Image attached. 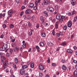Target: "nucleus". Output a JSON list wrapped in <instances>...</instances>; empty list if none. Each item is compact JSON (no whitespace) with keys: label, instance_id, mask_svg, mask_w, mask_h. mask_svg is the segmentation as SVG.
Segmentation results:
<instances>
[{"label":"nucleus","instance_id":"obj_1","mask_svg":"<svg viewBox=\"0 0 77 77\" xmlns=\"http://www.w3.org/2000/svg\"><path fill=\"white\" fill-rule=\"evenodd\" d=\"M8 63H9L8 62V61L7 60H6L3 66V69H5V68H7V66H8Z\"/></svg>","mask_w":77,"mask_h":77},{"label":"nucleus","instance_id":"obj_2","mask_svg":"<svg viewBox=\"0 0 77 77\" xmlns=\"http://www.w3.org/2000/svg\"><path fill=\"white\" fill-rule=\"evenodd\" d=\"M38 68L39 69L40 71H42L44 70V66L42 65H39L38 66Z\"/></svg>","mask_w":77,"mask_h":77},{"label":"nucleus","instance_id":"obj_3","mask_svg":"<svg viewBox=\"0 0 77 77\" xmlns=\"http://www.w3.org/2000/svg\"><path fill=\"white\" fill-rule=\"evenodd\" d=\"M72 23L71 20H69L67 24L68 27H69V28H71V26H72Z\"/></svg>","mask_w":77,"mask_h":77},{"label":"nucleus","instance_id":"obj_4","mask_svg":"<svg viewBox=\"0 0 77 77\" xmlns=\"http://www.w3.org/2000/svg\"><path fill=\"white\" fill-rule=\"evenodd\" d=\"M32 12V10L30 9H27L26 10L25 13L27 14H30Z\"/></svg>","mask_w":77,"mask_h":77},{"label":"nucleus","instance_id":"obj_5","mask_svg":"<svg viewBox=\"0 0 77 77\" xmlns=\"http://www.w3.org/2000/svg\"><path fill=\"white\" fill-rule=\"evenodd\" d=\"M47 9L48 11H50V12H53L54 11V8L52 7H48Z\"/></svg>","mask_w":77,"mask_h":77},{"label":"nucleus","instance_id":"obj_6","mask_svg":"<svg viewBox=\"0 0 77 77\" xmlns=\"http://www.w3.org/2000/svg\"><path fill=\"white\" fill-rule=\"evenodd\" d=\"M20 50V47L18 46L15 47L14 49V51H18Z\"/></svg>","mask_w":77,"mask_h":77},{"label":"nucleus","instance_id":"obj_7","mask_svg":"<svg viewBox=\"0 0 77 77\" xmlns=\"http://www.w3.org/2000/svg\"><path fill=\"white\" fill-rule=\"evenodd\" d=\"M25 72V69H22L20 71V73L21 75H23V74H24Z\"/></svg>","mask_w":77,"mask_h":77},{"label":"nucleus","instance_id":"obj_8","mask_svg":"<svg viewBox=\"0 0 77 77\" xmlns=\"http://www.w3.org/2000/svg\"><path fill=\"white\" fill-rule=\"evenodd\" d=\"M48 2H49V1H48V0H45L44 3H42V5L43 6L44 5H45L44 4H45V5H48Z\"/></svg>","mask_w":77,"mask_h":77},{"label":"nucleus","instance_id":"obj_9","mask_svg":"<svg viewBox=\"0 0 77 77\" xmlns=\"http://www.w3.org/2000/svg\"><path fill=\"white\" fill-rule=\"evenodd\" d=\"M8 47V45H6V44H4L3 46L2 47V48H3V50H4V51Z\"/></svg>","mask_w":77,"mask_h":77},{"label":"nucleus","instance_id":"obj_10","mask_svg":"<svg viewBox=\"0 0 77 77\" xmlns=\"http://www.w3.org/2000/svg\"><path fill=\"white\" fill-rule=\"evenodd\" d=\"M34 5H33V3H30L29 6V8H30V9L33 8Z\"/></svg>","mask_w":77,"mask_h":77},{"label":"nucleus","instance_id":"obj_11","mask_svg":"<svg viewBox=\"0 0 77 77\" xmlns=\"http://www.w3.org/2000/svg\"><path fill=\"white\" fill-rule=\"evenodd\" d=\"M40 20L42 21V23L43 25H44V18H43V16H41L40 17Z\"/></svg>","mask_w":77,"mask_h":77},{"label":"nucleus","instance_id":"obj_12","mask_svg":"<svg viewBox=\"0 0 77 77\" xmlns=\"http://www.w3.org/2000/svg\"><path fill=\"white\" fill-rule=\"evenodd\" d=\"M62 69L63 70H66V69H67V67H66V66H64V65H63L62 66Z\"/></svg>","mask_w":77,"mask_h":77},{"label":"nucleus","instance_id":"obj_13","mask_svg":"<svg viewBox=\"0 0 77 77\" xmlns=\"http://www.w3.org/2000/svg\"><path fill=\"white\" fill-rule=\"evenodd\" d=\"M67 52H68V53H72V51L70 49H68L67 50Z\"/></svg>","mask_w":77,"mask_h":77},{"label":"nucleus","instance_id":"obj_14","mask_svg":"<svg viewBox=\"0 0 77 77\" xmlns=\"http://www.w3.org/2000/svg\"><path fill=\"white\" fill-rule=\"evenodd\" d=\"M60 17V14H57L56 16V18L57 20H59Z\"/></svg>","mask_w":77,"mask_h":77},{"label":"nucleus","instance_id":"obj_15","mask_svg":"<svg viewBox=\"0 0 77 77\" xmlns=\"http://www.w3.org/2000/svg\"><path fill=\"white\" fill-rule=\"evenodd\" d=\"M8 15H11L12 14V10H9L8 11Z\"/></svg>","mask_w":77,"mask_h":77},{"label":"nucleus","instance_id":"obj_16","mask_svg":"<svg viewBox=\"0 0 77 77\" xmlns=\"http://www.w3.org/2000/svg\"><path fill=\"white\" fill-rule=\"evenodd\" d=\"M30 66L32 68H34V63L32 62L31 63Z\"/></svg>","mask_w":77,"mask_h":77},{"label":"nucleus","instance_id":"obj_17","mask_svg":"<svg viewBox=\"0 0 77 77\" xmlns=\"http://www.w3.org/2000/svg\"><path fill=\"white\" fill-rule=\"evenodd\" d=\"M48 45L49 46H53L54 44L52 42H49L48 43Z\"/></svg>","mask_w":77,"mask_h":77},{"label":"nucleus","instance_id":"obj_18","mask_svg":"<svg viewBox=\"0 0 77 77\" xmlns=\"http://www.w3.org/2000/svg\"><path fill=\"white\" fill-rule=\"evenodd\" d=\"M39 45L41 47H44V43L43 42H40L39 43Z\"/></svg>","mask_w":77,"mask_h":77},{"label":"nucleus","instance_id":"obj_19","mask_svg":"<svg viewBox=\"0 0 77 77\" xmlns=\"http://www.w3.org/2000/svg\"><path fill=\"white\" fill-rule=\"evenodd\" d=\"M42 36V38H45V36H46V34H45V33H42L41 34Z\"/></svg>","mask_w":77,"mask_h":77},{"label":"nucleus","instance_id":"obj_20","mask_svg":"<svg viewBox=\"0 0 77 77\" xmlns=\"http://www.w3.org/2000/svg\"><path fill=\"white\" fill-rule=\"evenodd\" d=\"M13 66L14 68V70L16 71L17 69V67L16 65L15 64H13Z\"/></svg>","mask_w":77,"mask_h":77},{"label":"nucleus","instance_id":"obj_21","mask_svg":"<svg viewBox=\"0 0 77 77\" xmlns=\"http://www.w3.org/2000/svg\"><path fill=\"white\" fill-rule=\"evenodd\" d=\"M43 14H45L46 16V17H47L48 16V12L46 11H44L43 12Z\"/></svg>","mask_w":77,"mask_h":77},{"label":"nucleus","instance_id":"obj_22","mask_svg":"<svg viewBox=\"0 0 77 77\" xmlns=\"http://www.w3.org/2000/svg\"><path fill=\"white\" fill-rule=\"evenodd\" d=\"M73 74L75 76H76V75H77V70H75L74 71V73H73Z\"/></svg>","mask_w":77,"mask_h":77},{"label":"nucleus","instance_id":"obj_23","mask_svg":"<svg viewBox=\"0 0 77 77\" xmlns=\"http://www.w3.org/2000/svg\"><path fill=\"white\" fill-rule=\"evenodd\" d=\"M14 61L16 63H17L18 62V60L17 58H16L14 59Z\"/></svg>","mask_w":77,"mask_h":77},{"label":"nucleus","instance_id":"obj_24","mask_svg":"<svg viewBox=\"0 0 77 77\" xmlns=\"http://www.w3.org/2000/svg\"><path fill=\"white\" fill-rule=\"evenodd\" d=\"M27 68V66L25 65H23L22 66V68L23 69H25L26 68Z\"/></svg>","mask_w":77,"mask_h":77},{"label":"nucleus","instance_id":"obj_25","mask_svg":"<svg viewBox=\"0 0 77 77\" xmlns=\"http://www.w3.org/2000/svg\"><path fill=\"white\" fill-rule=\"evenodd\" d=\"M55 25V27H56V28H58V23H57V22H56Z\"/></svg>","mask_w":77,"mask_h":77},{"label":"nucleus","instance_id":"obj_26","mask_svg":"<svg viewBox=\"0 0 77 77\" xmlns=\"http://www.w3.org/2000/svg\"><path fill=\"white\" fill-rule=\"evenodd\" d=\"M55 9L56 11H57L59 10V8H58V6H56L55 7Z\"/></svg>","mask_w":77,"mask_h":77},{"label":"nucleus","instance_id":"obj_27","mask_svg":"<svg viewBox=\"0 0 77 77\" xmlns=\"http://www.w3.org/2000/svg\"><path fill=\"white\" fill-rule=\"evenodd\" d=\"M26 43L23 44L22 45V47L23 48H25L26 47Z\"/></svg>","mask_w":77,"mask_h":77},{"label":"nucleus","instance_id":"obj_28","mask_svg":"<svg viewBox=\"0 0 77 77\" xmlns=\"http://www.w3.org/2000/svg\"><path fill=\"white\" fill-rule=\"evenodd\" d=\"M66 42H64L62 43V44H61V45H63V46H65V45H66Z\"/></svg>","mask_w":77,"mask_h":77},{"label":"nucleus","instance_id":"obj_29","mask_svg":"<svg viewBox=\"0 0 77 77\" xmlns=\"http://www.w3.org/2000/svg\"><path fill=\"white\" fill-rule=\"evenodd\" d=\"M67 29V26L65 25L64 27H63V29L64 30H66V29Z\"/></svg>","mask_w":77,"mask_h":77},{"label":"nucleus","instance_id":"obj_30","mask_svg":"<svg viewBox=\"0 0 77 77\" xmlns=\"http://www.w3.org/2000/svg\"><path fill=\"white\" fill-rule=\"evenodd\" d=\"M43 76V74H42V73H39V77H42Z\"/></svg>","mask_w":77,"mask_h":77},{"label":"nucleus","instance_id":"obj_31","mask_svg":"<svg viewBox=\"0 0 77 77\" xmlns=\"http://www.w3.org/2000/svg\"><path fill=\"white\" fill-rule=\"evenodd\" d=\"M26 18L28 20H29V19H30V15H28L26 17Z\"/></svg>","mask_w":77,"mask_h":77},{"label":"nucleus","instance_id":"obj_32","mask_svg":"<svg viewBox=\"0 0 77 77\" xmlns=\"http://www.w3.org/2000/svg\"><path fill=\"white\" fill-rule=\"evenodd\" d=\"M35 5L36 6H37L38 5V4H38V2H37V1L35 0Z\"/></svg>","mask_w":77,"mask_h":77},{"label":"nucleus","instance_id":"obj_33","mask_svg":"<svg viewBox=\"0 0 77 77\" xmlns=\"http://www.w3.org/2000/svg\"><path fill=\"white\" fill-rule=\"evenodd\" d=\"M48 63H49L50 62V57H48V60H47Z\"/></svg>","mask_w":77,"mask_h":77},{"label":"nucleus","instance_id":"obj_34","mask_svg":"<svg viewBox=\"0 0 77 77\" xmlns=\"http://www.w3.org/2000/svg\"><path fill=\"white\" fill-rule=\"evenodd\" d=\"M63 21V19L62 18H61L59 20V22L62 23Z\"/></svg>","mask_w":77,"mask_h":77},{"label":"nucleus","instance_id":"obj_35","mask_svg":"<svg viewBox=\"0 0 77 77\" xmlns=\"http://www.w3.org/2000/svg\"><path fill=\"white\" fill-rule=\"evenodd\" d=\"M10 27L11 29H12V28L14 27V25L11 24V25H10Z\"/></svg>","mask_w":77,"mask_h":77},{"label":"nucleus","instance_id":"obj_36","mask_svg":"<svg viewBox=\"0 0 77 77\" xmlns=\"http://www.w3.org/2000/svg\"><path fill=\"white\" fill-rule=\"evenodd\" d=\"M29 36H31V35H32V32H30L29 33Z\"/></svg>","mask_w":77,"mask_h":77},{"label":"nucleus","instance_id":"obj_37","mask_svg":"<svg viewBox=\"0 0 77 77\" xmlns=\"http://www.w3.org/2000/svg\"><path fill=\"white\" fill-rule=\"evenodd\" d=\"M16 2L17 3H18L20 2V0H16Z\"/></svg>","mask_w":77,"mask_h":77},{"label":"nucleus","instance_id":"obj_38","mask_svg":"<svg viewBox=\"0 0 77 77\" xmlns=\"http://www.w3.org/2000/svg\"><path fill=\"white\" fill-rule=\"evenodd\" d=\"M37 9V8H36V6H35L33 8V10H34L35 11H36Z\"/></svg>","mask_w":77,"mask_h":77},{"label":"nucleus","instance_id":"obj_39","mask_svg":"<svg viewBox=\"0 0 77 77\" xmlns=\"http://www.w3.org/2000/svg\"><path fill=\"white\" fill-rule=\"evenodd\" d=\"M52 33L53 35H55V31L54 30H53L52 32Z\"/></svg>","mask_w":77,"mask_h":77},{"label":"nucleus","instance_id":"obj_40","mask_svg":"<svg viewBox=\"0 0 77 77\" xmlns=\"http://www.w3.org/2000/svg\"><path fill=\"white\" fill-rule=\"evenodd\" d=\"M35 18V16L34 15H33L32 16L31 18V19L32 20H34V19Z\"/></svg>","mask_w":77,"mask_h":77},{"label":"nucleus","instance_id":"obj_41","mask_svg":"<svg viewBox=\"0 0 77 77\" xmlns=\"http://www.w3.org/2000/svg\"><path fill=\"white\" fill-rule=\"evenodd\" d=\"M0 51H4V50H3V47H2L0 48Z\"/></svg>","mask_w":77,"mask_h":77},{"label":"nucleus","instance_id":"obj_42","mask_svg":"<svg viewBox=\"0 0 77 77\" xmlns=\"http://www.w3.org/2000/svg\"><path fill=\"white\" fill-rule=\"evenodd\" d=\"M65 60L64 59L62 60L61 61V62H62V63H65Z\"/></svg>","mask_w":77,"mask_h":77},{"label":"nucleus","instance_id":"obj_43","mask_svg":"<svg viewBox=\"0 0 77 77\" xmlns=\"http://www.w3.org/2000/svg\"><path fill=\"white\" fill-rule=\"evenodd\" d=\"M75 11H73L72 12V15H74V14H75Z\"/></svg>","mask_w":77,"mask_h":77},{"label":"nucleus","instance_id":"obj_44","mask_svg":"<svg viewBox=\"0 0 77 77\" xmlns=\"http://www.w3.org/2000/svg\"><path fill=\"white\" fill-rule=\"evenodd\" d=\"M21 9L22 10L24 9H25V6H22L21 7Z\"/></svg>","mask_w":77,"mask_h":77},{"label":"nucleus","instance_id":"obj_45","mask_svg":"<svg viewBox=\"0 0 77 77\" xmlns=\"http://www.w3.org/2000/svg\"><path fill=\"white\" fill-rule=\"evenodd\" d=\"M39 24H37V26H36V28H39Z\"/></svg>","mask_w":77,"mask_h":77},{"label":"nucleus","instance_id":"obj_46","mask_svg":"<svg viewBox=\"0 0 77 77\" xmlns=\"http://www.w3.org/2000/svg\"><path fill=\"white\" fill-rule=\"evenodd\" d=\"M71 4L72 5H75V2H71Z\"/></svg>","mask_w":77,"mask_h":77},{"label":"nucleus","instance_id":"obj_47","mask_svg":"<svg viewBox=\"0 0 77 77\" xmlns=\"http://www.w3.org/2000/svg\"><path fill=\"white\" fill-rule=\"evenodd\" d=\"M59 34L61 36H62V35H63V33L62 32H60Z\"/></svg>","mask_w":77,"mask_h":77},{"label":"nucleus","instance_id":"obj_48","mask_svg":"<svg viewBox=\"0 0 77 77\" xmlns=\"http://www.w3.org/2000/svg\"><path fill=\"white\" fill-rule=\"evenodd\" d=\"M74 37V35H72V36L71 37V39H72V38H73Z\"/></svg>","mask_w":77,"mask_h":77},{"label":"nucleus","instance_id":"obj_49","mask_svg":"<svg viewBox=\"0 0 77 77\" xmlns=\"http://www.w3.org/2000/svg\"><path fill=\"white\" fill-rule=\"evenodd\" d=\"M11 45L12 47H15V43H13V44H12Z\"/></svg>","mask_w":77,"mask_h":77},{"label":"nucleus","instance_id":"obj_50","mask_svg":"<svg viewBox=\"0 0 77 77\" xmlns=\"http://www.w3.org/2000/svg\"><path fill=\"white\" fill-rule=\"evenodd\" d=\"M1 63H3L4 64V63H5V61H4V60H2L1 61Z\"/></svg>","mask_w":77,"mask_h":77},{"label":"nucleus","instance_id":"obj_51","mask_svg":"<svg viewBox=\"0 0 77 77\" xmlns=\"http://www.w3.org/2000/svg\"><path fill=\"white\" fill-rule=\"evenodd\" d=\"M6 27V24H4L3 25V28H5Z\"/></svg>","mask_w":77,"mask_h":77},{"label":"nucleus","instance_id":"obj_52","mask_svg":"<svg viewBox=\"0 0 77 77\" xmlns=\"http://www.w3.org/2000/svg\"><path fill=\"white\" fill-rule=\"evenodd\" d=\"M2 57H3L2 59L3 60H5V59H6V57H5L2 56Z\"/></svg>","mask_w":77,"mask_h":77},{"label":"nucleus","instance_id":"obj_53","mask_svg":"<svg viewBox=\"0 0 77 77\" xmlns=\"http://www.w3.org/2000/svg\"><path fill=\"white\" fill-rule=\"evenodd\" d=\"M2 17H3V14H0V18H2Z\"/></svg>","mask_w":77,"mask_h":77},{"label":"nucleus","instance_id":"obj_54","mask_svg":"<svg viewBox=\"0 0 77 77\" xmlns=\"http://www.w3.org/2000/svg\"><path fill=\"white\" fill-rule=\"evenodd\" d=\"M77 17H75L74 18V21H76V20H77Z\"/></svg>","mask_w":77,"mask_h":77},{"label":"nucleus","instance_id":"obj_55","mask_svg":"<svg viewBox=\"0 0 77 77\" xmlns=\"http://www.w3.org/2000/svg\"><path fill=\"white\" fill-rule=\"evenodd\" d=\"M52 65V66H55V65H56V63H53Z\"/></svg>","mask_w":77,"mask_h":77},{"label":"nucleus","instance_id":"obj_56","mask_svg":"<svg viewBox=\"0 0 77 77\" xmlns=\"http://www.w3.org/2000/svg\"><path fill=\"white\" fill-rule=\"evenodd\" d=\"M77 61L76 60H73V63H77Z\"/></svg>","mask_w":77,"mask_h":77},{"label":"nucleus","instance_id":"obj_57","mask_svg":"<svg viewBox=\"0 0 77 77\" xmlns=\"http://www.w3.org/2000/svg\"><path fill=\"white\" fill-rule=\"evenodd\" d=\"M3 37H4V35H1V38H3Z\"/></svg>","mask_w":77,"mask_h":77},{"label":"nucleus","instance_id":"obj_58","mask_svg":"<svg viewBox=\"0 0 77 77\" xmlns=\"http://www.w3.org/2000/svg\"><path fill=\"white\" fill-rule=\"evenodd\" d=\"M35 48H36L37 49L39 48V46H35Z\"/></svg>","mask_w":77,"mask_h":77},{"label":"nucleus","instance_id":"obj_59","mask_svg":"<svg viewBox=\"0 0 77 77\" xmlns=\"http://www.w3.org/2000/svg\"><path fill=\"white\" fill-rule=\"evenodd\" d=\"M10 53H11V54H12V49H10Z\"/></svg>","mask_w":77,"mask_h":77},{"label":"nucleus","instance_id":"obj_60","mask_svg":"<svg viewBox=\"0 0 77 77\" xmlns=\"http://www.w3.org/2000/svg\"><path fill=\"white\" fill-rule=\"evenodd\" d=\"M57 36H60V34L59 33H57Z\"/></svg>","mask_w":77,"mask_h":77},{"label":"nucleus","instance_id":"obj_61","mask_svg":"<svg viewBox=\"0 0 77 77\" xmlns=\"http://www.w3.org/2000/svg\"><path fill=\"white\" fill-rule=\"evenodd\" d=\"M61 18H62V19H63V18H65V16H61Z\"/></svg>","mask_w":77,"mask_h":77},{"label":"nucleus","instance_id":"obj_62","mask_svg":"<svg viewBox=\"0 0 77 77\" xmlns=\"http://www.w3.org/2000/svg\"><path fill=\"white\" fill-rule=\"evenodd\" d=\"M7 57H9V55L8 53H7Z\"/></svg>","mask_w":77,"mask_h":77},{"label":"nucleus","instance_id":"obj_63","mask_svg":"<svg viewBox=\"0 0 77 77\" xmlns=\"http://www.w3.org/2000/svg\"><path fill=\"white\" fill-rule=\"evenodd\" d=\"M28 26L29 27H30V26H31V23H29L28 24Z\"/></svg>","mask_w":77,"mask_h":77},{"label":"nucleus","instance_id":"obj_64","mask_svg":"<svg viewBox=\"0 0 77 77\" xmlns=\"http://www.w3.org/2000/svg\"><path fill=\"white\" fill-rule=\"evenodd\" d=\"M75 69H77V63L76 64V65H75Z\"/></svg>","mask_w":77,"mask_h":77}]
</instances>
